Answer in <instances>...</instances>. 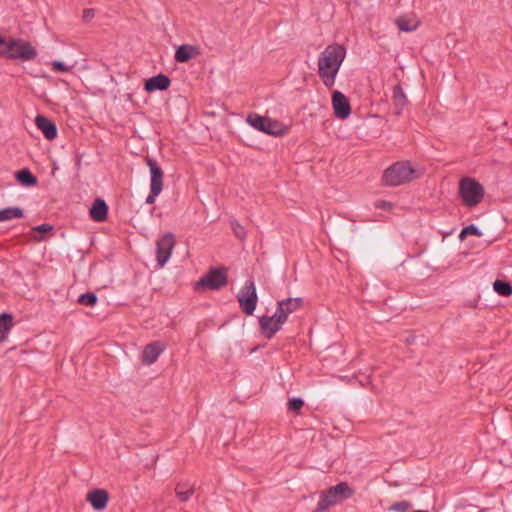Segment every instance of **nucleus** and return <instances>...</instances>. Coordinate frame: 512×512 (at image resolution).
I'll use <instances>...</instances> for the list:
<instances>
[{
    "mask_svg": "<svg viewBox=\"0 0 512 512\" xmlns=\"http://www.w3.org/2000/svg\"><path fill=\"white\" fill-rule=\"evenodd\" d=\"M494 291L504 297H509L512 295V284L503 280H496L493 283Z\"/></svg>",
    "mask_w": 512,
    "mask_h": 512,
    "instance_id": "nucleus-23",
    "label": "nucleus"
},
{
    "mask_svg": "<svg viewBox=\"0 0 512 512\" xmlns=\"http://www.w3.org/2000/svg\"><path fill=\"white\" fill-rule=\"evenodd\" d=\"M48 65L51 67L53 71H58L62 73L69 72L74 66L68 65L62 61L54 60L48 63Z\"/></svg>",
    "mask_w": 512,
    "mask_h": 512,
    "instance_id": "nucleus-27",
    "label": "nucleus"
},
{
    "mask_svg": "<svg viewBox=\"0 0 512 512\" xmlns=\"http://www.w3.org/2000/svg\"><path fill=\"white\" fill-rule=\"evenodd\" d=\"M237 300L241 310L245 314L252 315L254 313L258 302V296L253 280L249 279L245 282L237 295Z\"/></svg>",
    "mask_w": 512,
    "mask_h": 512,
    "instance_id": "nucleus-7",
    "label": "nucleus"
},
{
    "mask_svg": "<svg viewBox=\"0 0 512 512\" xmlns=\"http://www.w3.org/2000/svg\"><path fill=\"white\" fill-rule=\"evenodd\" d=\"M484 193V187L473 178H463L459 183L460 197L468 207L478 205L482 201Z\"/></svg>",
    "mask_w": 512,
    "mask_h": 512,
    "instance_id": "nucleus-5",
    "label": "nucleus"
},
{
    "mask_svg": "<svg viewBox=\"0 0 512 512\" xmlns=\"http://www.w3.org/2000/svg\"><path fill=\"white\" fill-rule=\"evenodd\" d=\"M227 285V271L225 268H212L205 276L200 278L195 288L217 291Z\"/></svg>",
    "mask_w": 512,
    "mask_h": 512,
    "instance_id": "nucleus-6",
    "label": "nucleus"
},
{
    "mask_svg": "<svg viewBox=\"0 0 512 512\" xmlns=\"http://www.w3.org/2000/svg\"><path fill=\"white\" fill-rule=\"evenodd\" d=\"M345 57L346 49L341 44L328 45L320 53L317 61L318 75L327 88L334 86Z\"/></svg>",
    "mask_w": 512,
    "mask_h": 512,
    "instance_id": "nucleus-1",
    "label": "nucleus"
},
{
    "mask_svg": "<svg viewBox=\"0 0 512 512\" xmlns=\"http://www.w3.org/2000/svg\"><path fill=\"white\" fill-rule=\"evenodd\" d=\"M42 132L48 140H54L58 134V130H42Z\"/></svg>",
    "mask_w": 512,
    "mask_h": 512,
    "instance_id": "nucleus-37",
    "label": "nucleus"
},
{
    "mask_svg": "<svg viewBox=\"0 0 512 512\" xmlns=\"http://www.w3.org/2000/svg\"><path fill=\"white\" fill-rule=\"evenodd\" d=\"M467 235H474L477 237H481L483 235V233L481 230H479V228L476 225L470 224L461 230L459 238L461 240H463V239H465V237Z\"/></svg>",
    "mask_w": 512,
    "mask_h": 512,
    "instance_id": "nucleus-26",
    "label": "nucleus"
},
{
    "mask_svg": "<svg viewBox=\"0 0 512 512\" xmlns=\"http://www.w3.org/2000/svg\"><path fill=\"white\" fill-rule=\"evenodd\" d=\"M354 495L352 489L346 482H340L324 491L320 495V499L314 512H325L331 506L351 498Z\"/></svg>",
    "mask_w": 512,
    "mask_h": 512,
    "instance_id": "nucleus-4",
    "label": "nucleus"
},
{
    "mask_svg": "<svg viewBox=\"0 0 512 512\" xmlns=\"http://www.w3.org/2000/svg\"><path fill=\"white\" fill-rule=\"evenodd\" d=\"M36 48L22 38H10L2 40L0 55L11 60L22 62L34 60L37 57Z\"/></svg>",
    "mask_w": 512,
    "mask_h": 512,
    "instance_id": "nucleus-2",
    "label": "nucleus"
},
{
    "mask_svg": "<svg viewBox=\"0 0 512 512\" xmlns=\"http://www.w3.org/2000/svg\"><path fill=\"white\" fill-rule=\"evenodd\" d=\"M24 217V211L20 207H7L0 209V222L10 221Z\"/></svg>",
    "mask_w": 512,
    "mask_h": 512,
    "instance_id": "nucleus-22",
    "label": "nucleus"
},
{
    "mask_svg": "<svg viewBox=\"0 0 512 512\" xmlns=\"http://www.w3.org/2000/svg\"><path fill=\"white\" fill-rule=\"evenodd\" d=\"M411 506L409 501L403 500L392 504L389 509L394 512H408Z\"/></svg>",
    "mask_w": 512,
    "mask_h": 512,
    "instance_id": "nucleus-30",
    "label": "nucleus"
},
{
    "mask_svg": "<svg viewBox=\"0 0 512 512\" xmlns=\"http://www.w3.org/2000/svg\"><path fill=\"white\" fill-rule=\"evenodd\" d=\"M285 323L284 316L274 313L272 316H261L259 318V326L261 333L267 338L271 339Z\"/></svg>",
    "mask_w": 512,
    "mask_h": 512,
    "instance_id": "nucleus-9",
    "label": "nucleus"
},
{
    "mask_svg": "<svg viewBox=\"0 0 512 512\" xmlns=\"http://www.w3.org/2000/svg\"><path fill=\"white\" fill-rule=\"evenodd\" d=\"M16 179L21 185L25 187H32L37 184V178L27 168H23L17 171Z\"/></svg>",
    "mask_w": 512,
    "mask_h": 512,
    "instance_id": "nucleus-21",
    "label": "nucleus"
},
{
    "mask_svg": "<svg viewBox=\"0 0 512 512\" xmlns=\"http://www.w3.org/2000/svg\"><path fill=\"white\" fill-rule=\"evenodd\" d=\"M418 178L417 171L409 161H398L385 169L382 181L386 186H400Z\"/></svg>",
    "mask_w": 512,
    "mask_h": 512,
    "instance_id": "nucleus-3",
    "label": "nucleus"
},
{
    "mask_svg": "<svg viewBox=\"0 0 512 512\" xmlns=\"http://www.w3.org/2000/svg\"><path fill=\"white\" fill-rule=\"evenodd\" d=\"M146 163L149 167L150 175H151L150 188L158 189V190L162 191L163 190V176H164L163 170L157 164V162L150 157H146Z\"/></svg>",
    "mask_w": 512,
    "mask_h": 512,
    "instance_id": "nucleus-13",
    "label": "nucleus"
},
{
    "mask_svg": "<svg viewBox=\"0 0 512 512\" xmlns=\"http://www.w3.org/2000/svg\"><path fill=\"white\" fill-rule=\"evenodd\" d=\"M37 128H56V124L42 115H38L35 119Z\"/></svg>",
    "mask_w": 512,
    "mask_h": 512,
    "instance_id": "nucleus-31",
    "label": "nucleus"
},
{
    "mask_svg": "<svg viewBox=\"0 0 512 512\" xmlns=\"http://www.w3.org/2000/svg\"><path fill=\"white\" fill-rule=\"evenodd\" d=\"M97 295L93 292H86L79 296L78 303L84 306L93 307L97 304Z\"/></svg>",
    "mask_w": 512,
    "mask_h": 512,
    "instance_id": "nucleus-25",
    "label": "nucleus"
},
{
    "mask_svg": "<svg viewBox=\"0 0 512 512\" xmlns=\"http://www.w3.org/2000/svg\"><path fill=\"white\" fill-rule=\"evenodd\" d=\"M393 103L399 110H401L407 103L406 96L400 86H396L393 90Z\"/></svg>",
    "mask_w": 512,
    "mask_h": 512,
    "instance_id": "nucleus-24",
    "label": "nucleus"
},
{
    "mask_svg": "<svg viewBox=\"0 0 512 512\" xmlns=\"http://www.w3.org/2000/svg\"><path fill=\"white\" fill-rule=\"evenodd\" d=\"M304 405V401L301 398H292L288 402V410L299 411Z\"/></svg>",
    "mask_w": 512,
    "mask_h": 512,
    "instance_id": "nucleus-32",
    "label": "nucleus"
},
{
    "mask_svg": "<svg viewBox=\"0 0 512 512\" xmlns=\"http://www.w3.org/2000/svg\"><path fill=\"white\" fill-rule=\"evenodd\" d=\"M230 226L234 235L238 239L243 240L246 237V231L244 227L236 219L230 221Z\"/></svg>",
    "mask_w": 512,
    "mask_h": 512,
    "instance_id": "nucleus-28",
    "label": "nucleus"
},
{
    "mask_svg": "<svg viewBox=\"0 0 512 512\" xmlns=\"http://www.w3.org/2000/svg\"><path fill=\"white\" fill-rule=\"evenodd\" d=\"M58 169H59L58 164L56 163V161H53V163H52V170H51V176L52 177L56 176V172L58 171Z\"/></svg>",
    "mask_w": 512,
    "mask_h": 512,
    "instance_id": "nucleus-39",
    "label": "nucleus"
},
{
    "mask_svg": "<svg viewBox=\"0 0 512 512\" xmlns=\"http://www.w3.org/2000/svg\"><path fill=\"white\" fill-rule=\"evenodd\" d=\"M164 350L165 345L159 341L146 345L143 350V362L147 365L154 363Z\"/></svg>",
    "mask_w": 512,
    "mask_h": 512,
    "instance_id": "nucleus-15",
    "label": "nucleus"
},
{
    "mask_svg": "<svg viewBox=\"0 0 512 512\" xmlns=\"http://www.w3.org/2000/svg\"><path fill=\"white\" fill-rule=\"evenodd\" d=\"M395 25L402 32H413L418 29L420 20L415 15H404L396 19Z\"/></svg>",
    "mask_w": 512,
    "mask_h": 512,
    "instance_id": "nucleus-17",
    "label": "nucleus"
},
{
    "mask_svg": "<svg viewBox=\"0 0 512 512\" xmlns=\"http://www.w3.org/2000/svg\"><path fill=\"white\" fill-rule=\"evenodd\" d=\"M14 326V317L10 313H1L0 314V342L4 341L7 338L10 330Z\"/></svg>",
    "mask_w": 512,
    "mask_h": 512,
    "instance_id": "nucleus-20",
    "label": "nucleus"
},
{
    "mask_svg": "<svg viewBox=\"0 0 512 512\" xmlns=\"http://www.w3.org/2000/svg\"><path fill=\"white\" fill-rule=\"evenodd\" d=\"M415 337L414 336H410L406 339V342L411 344L413 341H414Z\"/></svg>",
    "mask_w": 512,
    "mask_h": 512,
    "instance_id": "nucleus-40",
    "label": "nucleus"
},
{
    "mask_svg": "<svg viewBox=\"0 0 512 512\" xmlns=\"http://www.w3.org/2000/svg\"><path fill=\"white\" fill-rule=\"evenodd\" d=\"M34 231H37L39 233H47V232H50L52 230V226L48 223H44V224H41V225H38L36 227L33 228Z\"/></svg>",
    "mask_w": 512,
    "mask_h": 512,
    "instance_id": "nucleus-36",
    "label": "nucleus"
},
{
    "mask_svg": "<svg viewBox=\"0 0 512 512\" xmlns=\"http://www.w3.org/2000/svg\"><path fill=\"white\" fill-rule=\"evenodd\" d=\"M86 500L95 510L101 511L106 508L109 495L108 492L104 489H93L87 494Z\"/></svg>",
    "mask_w": 512,
    "mask_h": 512,
    "instance_id": "nucleus-12",
    "label": "nucleus"
},
{
    "mask_svg": "<svg viewBox=\"0 0 512 512\" xmlns=\"http://www.w3.org/2000/svg\"><path fill=\"white\" fill-rule=\"evenodd\" d=\"M91 219L96 222H102L107 218L108 214V205L107 203L101 199L97 198L94 200L92 207L89 211Z\"/></svg>",
    "mask_w": 512,
    "mask_h": 512,
    "instance_id": "nucleus-18",
    "label": "nucleus"
},
{
    "mask_svg": "<svg viewBox=\"0 0 512 512\" xmlns=\"http://www.w3.org/2000/svg\"><path fill=\"white\" fill-rule=\"evenodd\" d=\"M199 55L200 49L198 46L191 44H183L176 49L174 59L178 63H184Z\"/></svg>",
    "mask_w": 512,
    "mask_h": 512,
    "instance_id": "nucleus-14",
    "label": "nucleus"
},
{
    "mask_svg": "<svg viewBox=\"0 0 512 512\" xmlns=\"http://www.w3.org/2000/svg\"><path fill=\"white\" fill-rule=\"evenodd\" d=\"M170 85V80L163 74L156 75L145 81L144 89L151 93L155 91L166 90Z\"/></svg>",
    "mask_w": 512,
    "mask_h": 512,
    "instance_id": "nucleus-16",
    "label": "nucleus"
},
{
    "mask_svg": "<svg viewBox=\"0 0 512 512\" xmlns=\"http://www.w3.org/2000/svg\"><path fill=\"white\" fill-rule=\"evenodd\" d=\"M181 487V483L177 484L175 488L176 495L182 502H187L190 499V497L194 494V489L193 487H189L185 491H180Z\"/></svg>",
    "mask_w": 512,
    "mask_h": 512,
    "instance_id": "nucleus-29",
    "label": "nucleus"
},
{
    "mask_svg": "<svg viewBox=\"0 0 512 512\" xmlns=\"http://www.w3.org/2000/svg\"><path fill=\"white\" fill-rule=\"evenodd\" d=\"M246 122L252 128H275L278 125L276 120L256 113L248 115Z\"/></svg>",
    "mask_w": 512,
    "mask_h": 512,
    "instance_id": "nucleus-19",
    "label": "nucleus"
},
{
    "mask_svg": "<svg viewBox=\"0 0 512 512\" xmlns=\"http://www.w3.org/2000/svg\"><path fill=\"white\" fill-rule=\"evenodd\" d=\"M263 134H267L274 137H282L285 135L287 130H258Z\"/></svg>",
    "mask_w": 512,
    "mask_h": 512,
    "instance_id": "nucleus-35",
    "label": "nucleus"
},
{
    "mask_svg": "<svg viewBox=\"0 0 512 512\" xmlns=\"http://www.w3.org/2000/svg\"><path fill=\"white\" fill-rule=\"evenodd\" d=\"M161 192H162L161 190H158V189H152V188H150V193H149V195L146 197L145 202H146L147 204H153V203L155 202L156 197H157Z\"/></svg>",
    "mask_w": 512,
    "mask_h": 512,
    "instance_id": "nucleus-34",
    "label": "nucleus"
},
{
    "mask_svg": "<svg viewBox=\"0 0 512 512\" xmlns=\"http://www.w3.org/2000/svg\"><path fill=\"white\" fill-rule=\"evenodd\" d=\"M303 304V299L300 297L296 298H287L284 300H280L277 303V308L275 313L278 315L284 316L285 322L287 321L290 314L299 309Z\"/></svg>",
    "mask_w": 512,
    "mask_h": 512,
    "instance_id": "nucleus-11",
    "label": "nucleus"
},
{
    "mask_svg": "<svg viewBox=\"0 0 512 512\" xmlns=\"http://www.w3.org/2000/svg\"><path fill=\"white\" fill-rule=\"evenodd\" d=\"M375 208L384 210V211H390L393 209L394 204L392 202L386 201V200H378L374 204Z\"/></svg>",
    "mask_w": 512,
    "mask_h": 512,
    "instance_id": "nucleus-33",
    "label": "nucleus"
},
{
    "mask_svg": "<svg viewBox=\"0 0 512 512\" xmlns=\"http://www.w3.org/2000/svg\"><path fill=\"white\" fill-rule=\"evenodd\" d=\"M332 105L335 115L338 118L345 119L350 115L351 109L347 97L340 91H334L332 95Z\"/></svg>",
    "mask_w": 512,
    "mask_h": 512,
    "instance_id": "nucleus-10",
    "label": "nucleus"
},
{
    "mask_svg": "<svg viewBox=\"0 0 512 512\" xmlns=\"http://www.w3.org/2000/svg\"><path fill=\"white\" fill-rule=\"evenodd\" d=\"M187 489V485L182 484V487L180 488V491H185Z\"/></svg>",
    "mask_w": 512,
    "mask_h": 512,
    "instance_id": "nucleus-41",
    "label": "nucleus"
},
{
    "mask_svg": "<svg viewBox=\"0 0 512 512\" xmlns=\"http://www.w3.org/2000/svg\"><path fill=\"white\" fill-rule=\"evenodd\" d=\"M95 16V12L93 9H86L83 12V19L86 21H89Z\"/></svg>",
    "mask_w": 512,
    "mask_h": 512,
    "instance_id": "nucleus-38",
    "label": "nucleus"
},
{
    "mask_svg": "<svg viewBox=\"0 0 512 512\" xmlns=\"http://www.w3.org/2000/svg\"><path fill=\"white\" fill-rule=\"evenodd\" d=\"M175 243L174 234L171 232H166L156 242L157 264L159 267H164V265L169 261Z\"/></svg>",
    "mask_w": 512,
    "mask_h": 512,
    "instance_id": "nucleus-8",
    "label": "nucleus"
}]
</instances>
